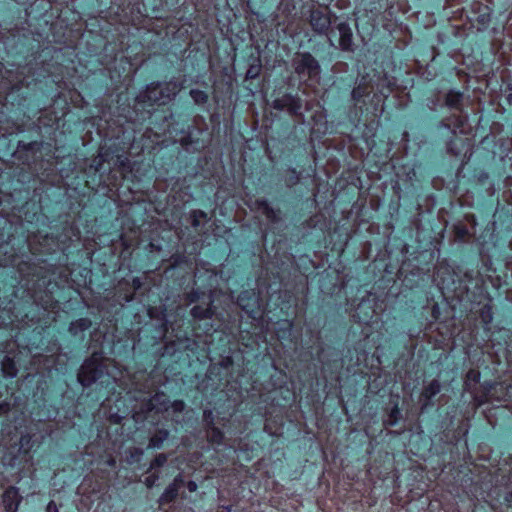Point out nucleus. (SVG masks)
Returning <instances> with one entry per match:
<instances>
[{
    "label": "nucleus",
    "mask_w": 512,
    "mask_h": 512,
    "mask_svg": "<svg viewBox=\"0 0 512 512\" xmlns=\"http://www.w3.org/2000/svg\"><path fill=\"white\" fill-rule=\"evenodd\" d=\"M180 90L177 84H173L172 89H169L167 94H164V89L161 83L151 84L147 86L146 90L140 93L136 100L138 104H143V108L146 106L165 105L171 100L173 96Z\"/></svg>",
    "instance_id": "nucleus-1"
},
{
    "label": "nucleus",
    "mask_w": 512,
    "mask_h": 512,
    "mask_svg": "<svg viewBox=\"0 0 512 512\" xmlns=\"http://www.w3.org/2000/svg\"><path fill=\"white\" fill-rule=\"evenodd\" d=\"M329 44L342 51L353 52V33L348 23L340 22L329 31Z\"/></svg>",
    "instance_id": "nucleus-2"
},
{
    "label": "nucleus",
    "mask_w": 512,
    "mask_h": 512,
    "mask_svg": "<svg viewBox=\"0 0 512 512\" xmlns=\"http://www.w3.org/2000/svg\"><path fill=\"white\" fill-rule=\"evenodd\" d=\"M104 377L103 366L96 354L82 364L78 373V381L83 386H90Z\"/></svg>",
    "instance_id": "nucleus-3"
},
{
    "label": "nucleus",
    "mask_w": 512,
    "mask_h": 512,
    "mask_svg": "<svg viewBox=\"0 0 512 512\" xmlns=\"http://www.w3.org/2000/svg\"><path fill=\"white\" fill-rule=\"evenodd\" d=\"M237 304L253 319L260 315L261 300L254 290L241 292Z\"/></svg>",
    "instance_id": "nucleus-4"
},
{
    "label": "nucleus",
    "mask_w": 512,
    "mask_h": 512,
    "mask_svg": "<svg viewBox=\"0 0 512 512\" xmlns=\"http://www.w3.org/2000/svg\"><path fill=\"white\" fill-rule=\"evenodd\" d=\"M309 23L312 30L319 35H329L331 27V16L319 9L312 10L309 16Z\"/></svg>",
    "instance_id": "nucleus-5"
},
{
    "label": "nucleus",
    "mask_w": 512,
    "mask_h": 512,
    "mask_svg": "<svg viewBox=\"0 0 512 512\" xmlns=\"http://www.w3.org/2000/svg\"><path fill=\"white\" fill-rule=\"evenodd\" d=\"M441 391V384L439 380L433 379L426 386H424L420 394L421 411H425L433 406L432 399Z\"/></svg>",
    "instance_id": "nucleus-6"
},
{
    "label": "nucleus",
    "mask_w": 512,
    "mask_h": 512,
    "mask_svg": "<svg viewBox=\"0 0 512 512\" xmlns=\"http://www.w3.org/2000/svg\"><path fill=\"white\" fill-rule=\"evenodd\" d=\"M272 107L280 111L287 109L289 113L297 114L301 110L302 104L299 98L290 94H285L282 97L275 99L272 103Z\"/></svg>",
    "instance_id": "nucleus-7"
},
{
    "label": "nucleus",
    "mask_w": 512,
    "mask_h": 512,
    "mask_svg": "<svg viewBox=\"0 0 512 512\" xmlns=\"http://www.w3.org/2000/svg\"><path fill=\"white\" fill-rule=\"evenodd\" d=\"M21 501L19 489L14 486L8 487L2 495V504L6 512H17Z\"/></svg>",
    "instance_id": "nucleus-8"
},
{
    "label": "nucleus",
    "mask_w": 512,
    "mask_h": 512,
    "mask_svg": "<svg viewBox=\"0 0 512 512\" xmlns=\"http://www.w3.org/2000/svg\"><path fill=\"white\" fill-rule=\"evenodd\" d=\"M184 481L181 475H177L173 482L165 489L162 495L159 498V504H169L173 502L177 496L179 489L183 486Z\"/></svg>",
    "instance_id": "nucleus-9"
},
{
    "label": "nucleus",
    "mask_w": 512,
    "mask_h": 512,
    "mask_svg": "<svg viewBox=\"0 0 512 512\" xmlns=\"http://www.w3.org/2000/svg\"><path fill=\"white\" fill-rule=\"evenodd\" d=\"M213 303H214L213 293L210 292L209 303H208L207 307H202L200 305L194 306L190 311L192 317L197 320L211 319L215 313Z\"/></svg>",
    "instance_id": "nucleus-10"
},
{
    "label": "nucleus",
    "mask_w": 512,
    "mask_h": 512,
    "mask_svg": "<svg viewBox=\"0 0 512 512\" xmlns=\"http://www.w3.org/2000/svg\"><path fill=\"white\" fill-rule=\"evenodd\" d=\"M371 92L369 89V82L366 81V77H362L358 85L352 91V98L355 101H359L362 97L368 95Z\"/></svg>",
    "instance_id": "nucleus-11"
},
{
    "label": "nucleus",
    "mask_w": 512,
    "mask_h": 512,
    "mask_svg": "<svg viewBox=\"0 0 512 512\" xmlns=\"http://www.w3.org/2000/svg\"><path fill=\"white\" fill-rule=\"evenodd\" d=\"M169 432L165 429L158 430L149 440V448H161L164 441L168 438Z\"/></svg>",
    "instance_id": "nucleus-12"
},
{
    "label": "nucleus",
    "mask_w": 512,
    "mask_h": 512,
    "mask_svg": "<svg viewBox=\"0 0 512 512\" xmlns=\"http://www.w3.org/2000/svg\"><path fill=\"white\" fill-rule=\"evenodd\" d=\"M92 325V322L88 318H80L74 322H72L69 326V331L76 335L78 332H83L89 329Z\"/></svg>",
    "instance_id": "nucleus-13"
},
{
    "label": "nucleus",
    "mask_w": 512,
    "mask_h": 512,
    "mask_svg": "<svg viewBox=\"0 0 512 512\" xmlns=\"http://www.w3.org/2000/svg\"><path fill=\"white\" fill-rule=\"evenodd\" d=\"M208 428V433H207V438H208V441L211 442L212 444H221L224 440V433L217 427H215V425L213 426H210V427H207Z\"/></svg>",
    "instance_id": "nucleus-14"
},
{
    "label": "nucleus",
    "mask_w": 512,
    "mask_h": 512,
    "mask_svg": "<svg viewBox=\"0 0 512 512\" xmlns=\"http://www.w3.org/2000/svg\"><path fill=\"white\" fill-rule=\"evenodd\" d=\"M259 208L261 209L262 213L267 217V219H269L270 221L277 220L276 211L267 203V201H261L259 203Z\"/></svg>",
    "instance_id": "nucleus-15"
},
{
    "label": "nucleus",
    "mask_w": 512,
    "mask_h": 512,
    "mask_svg": "<svg viewBox=\"0 0 512 512\" xmlns=\"http://www.w3.org/2000/svg\"><path fill=\"white\" fill-rule=\"evenodd\" d=\"M462 100L460 92L450 91L446 96V104L449 107L457 108Z\"/></svg>",
    "instance_id": "nucleus-16"
},
{
    "label": "nucleus",
    "mask_w": 512,
    "mask_h": 512,
    "mask_svg": "<svg viewBox=\"0 0 512 512\" xmlns=\"http://www.w3.org/2000/svg\"><path fill=\"white\" fill-rule=\"evenodd\" d=\"M3 371L8 377H15L17 374V369L15 368L14 362L11 358L5 357L3 363Z\"/></svg>",
    "instance_id": "nucleus-17"
},
{
    "label": "nucleus",
    "mask_w": 512,
    "mask_h": 512,
    "mask_svg": "<svg viewBox=\"0 0 512 512\" xmlns=\"http://www.w3.org/2000/svg\"><path fill=\"white\" fill-rule=\"evenodd\" d=\"M190 217L192 226L194 228H197L200 226L201 220L207 218V213L202 210H193L190 213Z\"/></svg>",
    "instance_id": "nucleus-18"
},
{
    "label": "nucleus",
    "mask_w": 512,
    "mask_h": 512,
    "mask_svg": "<svg viewBox=\"0 0 512 512\" xmlns=\"http://www.w3.org/2000/svg\"><path fill=\"white\" fill-rule=\"evenodd\" d=\"M190 96L192 97L194 102L198 105L205 104L208 100V95L204 91H201L198 89H192L190 91Z\"/></svg>",
    "instance_id": "nucleus-19"
},
{
    "label": "nucleus",
    "mask_w": 512,
    "mask_h": 512,
    "mask_svg": "<svg viewBox=\"0 0 512 512\" xmlns=\"http://www.w3.org/2000/svg\"><path fill=\"white\" fill-rule=\"evenodd\" d=\"M167 459L168 457L164 453L157 455L151 462L150 469L162 467L167 462Z\"/></svg>",
    "instance_id": "nucleus-20"
},
{
    "label": "nucleus",
    "mask_w": 512,
    "mask_h": 512,
    "mask_svg": "<svg viewBox=\"0 0 512 512\" xmlns=\"http://www.w3.org/2000/svg\"><path fill=\"white\" fill-rule=\"evenodd\" d=\"M203 292L199 291L198 289H194L191 292L186 294V300L189 303H195L201 299L203 296Z\"/></svg>",
    "instance_id": "nucleus-21"
},
{
    "label": "nucleus",
    "mask_w": 512,
    "mask_h": 512,
    "mask_svg": "<svg viewBox=\"0 0 512 512\" xmlns=\"http://www.w3.org/2000/svg\"><path fill=\"white\" fill-rule=\"evenodd\" d=\"M399 415H400V410H399L398 406L395 405L389 414L388 425H391V426L395 425L398 421Z\"/></svg>",
    "instance_id": "nucleus-22"
},
{
    "label": "nucleus",
    "mask_w": 512,
    "mask_h": 512,
    "mask_svg": "<svg viewBox=\"0 0 512 512\" xmlns=\"http://www.w3.org/2000/svg\"><path fill=\"white\" fill-rule=\"evenodd\" d=\"M203 420L206 424V427H210L214 425V415L212 410H205L203 412Z\"/></svg>",
    "instance_id": "nucleus-23"
},
{
    "label": "nucleus",
    "mask_w": 512,
    "mask_h": 512,
    "mask_svg": "<svg viewBox=\"0 0 512 512\" xmlns=\"http://www.w3.org/2000/svg\"><path fill=\"white\" fill-rule=\"evenodd\" d=\"M174 413H181L185 408V403L182 400H175L171 404Z\"/></svg>",
    "instance_id": "nucleus-24"
},
{
    "label": "nucleus",
    "mask_w": 512,
    "mask_h": 512,
    "mask_svg": "<svg viewBox=\"0 0 512 512\" xmlns=\"http://www.w3.org/2000/svg\"><path fill=\"white\" fill-rule=\"evenodd\" d=\"M158 479H159V476L157 474H152L145 478L144 483L148 488H151L155 485V483Z\"/></svg>",
    "instance_id": "nucleus-25"
},
{
    "label": "nucleus",
    "mask_w": 512,
    "mask_h": 512,
    "mask_svg": "<svg viewBox=\"0 0 512 512\" xmlns=\"http://www.w3.org/2000/svg\"><path fill=\"white\" fill-rule=\"evenodd\" d=\"M481 317H482L483 322H485V323L491 322L492 315H491L490 309L489 308H487V309L484 308L482 310Z\"/></svg>",
    "instance_id": "nucleus-26"
},
{
    "label": "nucleus",
    "mask_w": 512,
    "mask_h": 512,
    "mask_svg": "<svg viewBox=\"0 0 512 512\" xmlns=\"http://www.w3.org/2000/svg\"><path fill=\"white\" fill-rule=\"evenodd\" d=\"M260 67H261V66H250V68L248 69V71H247V73H246V76H247L248 78H253V77H255V76L258 74V72H259V68H260Z\"/></svg>",
    "instance_id": "nucleus-27"
},
{
    "label": "nucleus",
    "mask_w": 512,
    "mask_h": 512,
    "mask_svg": "<svg viewBox=\"0 0 512 512\" xmlns=\"http://www.w3.org/2000/svg\"><path fill=\"white\" fill-rule=\"evenodd\" d=\"M31 438L32 437L29 434L22 435L21 438H20L21 447L28 446L30 441H31Z\"/></svg>",
    "instance_id": "nucleus-28"
},
{
    "label": "nucleus",
    "mask_w": 512,
    "mask_h": 512,
    "mask_svg": "<svg viewBox=\"0 0 512 512\" xmlns=\"http://www.w3.org/2000/svg\"><path fill=\"white\" fill-rule=\"evenodd\" d=\"M479 372L477 371H474V370H470L468 373H467V378L468 380H472V381H478L479 380Z\"/></svg>",
    "instance_id": "nucleus-29"
},
{
    "label": "nucleus",
    "mask_w": 512,
    "mask_h": 512,
    "mask_svg": "<svg viewBox=\"0 0 512 512\" xmlns=\"http://www.w3.org/2000/svg\"><path fill=\"white\" fill-rule=\"evenodd\" d=\"M46 512H59L54 501H50L46 507Z\"/></svg>",
    "instance_id": "nucleus-30"
},
{
    "label": "nucleus",
    "mask_w": 512,
    "mask_h": 512,
    "mask_svg": "<svg viewBox=\"0 0 512 512\" xmlns=\"http://www.w3.org/2000/svg\"><path fill=\"white\" fill-rule=\"evenodd\" d=\"M187 488H188V490H189L190 492H195V491L197 490L198 486H197L196 482H194V481H189V482L187 483Z\"/></svg>",
    "instance_id": "nucleus-31"
},
{
    "label": "nucleus",
    "mask_w": 512,
    "mask_h": 512,
    "mask_svg": "<svg viewBox=\"0 0 512 512\" xmlns=\"http://www.w3.org/2000/svg\"><path fill=\"white\" fill-rule=\"evenodd\" d=\"M9 411L8 403H0V415Z\"/></svg>",
    "instance_id": "nucleus-32"
},
{
    "label": "nucleus",
    "mask_w": 512,
    "mask_h": 512,
    "mask_svg": "<svg viewBox=\"0 0 512 512\" xmlns=\"http://www.w3.org/2000/svg\"><path fill=\"white\" fill-rule=\"evenodd\" d=\"M173 84H176V83L175 82H170V83L162 84V87L164 89V94H167V92H169V89H172Z\"/></svg>",
    "instance_id": "nucleus-33"
},
{
    "label": "nucleus",
    "mask_w": 512,
    "mask_h": 512,
    "mask_svg": "<svg viewBox=\"0 0 512 512\" xmlns=\"http://www.w3.org/2000/svg\"><path fill=\"white\" fill-rule=\"evenodd\" d=\"M129 160L127 157H118V163L120 166L125 167L128 164Z\"/></svg>",
    "instance_id": "nucleus-34"
},
{
    "label": "nucleus",
    "mask_w": 512,
    "mask_h": 512,
    "mask_svg": "<svg viewBox=\"0 0 512 512\" xmlns=\"http://www.w3.org/2000/svg\"><path fill=\"white\" fill-rule=\"evenodd\" d=\"M305 67H306V66H298V68H300V69H297V72H298V73L302 72V71L304 70V68H305ZM307 67H308V68L316 69V68H319L320 66L315 65V66H307Z\"/></svg>",
    "instance_id": "nucleus-35"
},
{
    "label": "nucleus",
    "mask_w": 512,
    "mask_h": 512,
    "mask_svg": "<svg viewBox=\"0 0 512 512\" xmlns=\"http://www.w3.org/2000/svg\"><path fill=\"white\" fill-rule=\"evenodd\" d=\"M133 286L138 289L140 287V280L139 279H134L133 280Z\"/></svg>",
    "instance_id": "nucleus-36"
},
{
    "label": "nucleus",
    "mask_w": 512,
    "mask_h": 512,
    "mask_svg": "<svg viewBox=\"0 0 512 512\" xmlns=\"http://www.w3.org/2000/svg\"><path fill=\"white\" fill-rule=\"evenodd\" d=\"M115 463H116V461H115V459H114V458H110V459L107 461V464H108L109 466H114V465H115Z\"/></svg>",
    "instance_id": "nucleus-37"
},
{
    "label": "nucleus",
    "mask_w": 512,
    "mask_h": 512,
    "mask_svg": "<svg viewBox=\"0 0 512 512\" xmlns=\"http://www.w3.org/2000/svg\"><path fill=\"white\" fill-rule=\"evenodd\" d=\"M112 382H114V379H112ZM101 383H106V385L108 386L110 383H111V378L109 376H107V380L105 381H101Z\"/></svg>",
    "instance_id": "nucleus-38"
},
{
    "label": "nucleus",
    "mask_w": 512,
    "mask_h": 512,
    "mask_svg": "<svg viewBox=\"0 0 512 512\" xmlns=\"http://www.w3.org/2000/svg\"><path fill=\"white\" fill-rule=\"evenodd\" d=\"M285 324L287 325V328L290 330L292 327V323L290 321H285Z\"/></svg>",
    "instance_id": "nucleus-39"
},
{
    "label": "nucleus",
    "mask_w": 512,
    "mask_h": 512,
    "mask_svg": "<svg viewBox=\"0 0 512 512\" xmlns=\"http://www.w3.org/2000/svg\"><path fill=\"white\" fill-rule=\"evenodd\" d=\"M450 151H452V154L457 155V152L453 151V148H449Z\"/></svg>",
    "instance_id": "nucleus-40"
},
{
    "label": "nucleus",
    "mask_w": 512,
    "mask_h": 512,
    "mask_svg": "<svg viewBox=\"0 0 512 512\" xmlns=\"http://www.w3.org/2000/svg\"><path fill=\"white\" fill-rule=\"evenodd\" d=\"M450 151H452V154L457 155V152L453 151V148H449Z\"/></svg>",
    "instance_id": "nucleus-41"
},
{
    "label": "nucleus",
    "mask_w": 512,
    "mask_h": 512,
    "mask_svg": "<svg viewBox=\"0 0 512 512\" xmlns=\"http://www.w3.org/2000/svg\"><path fill=\"white\" fill-rule=\"evenodd\" d=\"M450 151H452V154L457 155V152L453 151V148H449Z\"/></svg>",
    "instance_id": "nucleus-42"
}]
</instances>
